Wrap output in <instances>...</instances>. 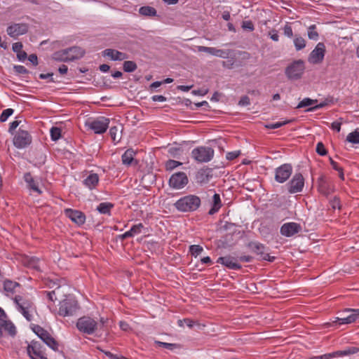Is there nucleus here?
Wrapping results in <instances>:
<instances>
[{
	"instance_id": "nucleus-41",
	"label": "nucleus",
	"mask_w": 359,
	"mask_h": 359,
	"mask_svg": "<svg viewBox=\"0 0 359 359\" xmlns=\"http://www.w3.org/2000/svg\"><path fill=\"white\" fill-rule=\"evenodd\" d=\"M61 129L58 127H52L50 130V138L53 141H57L61 137Z\"/></svg>"
},
{
	"instance_id": "nucleus-3",
	"label": "nucleus",
	"mask_w": 359,
	"mask_h": 359,
	"mask_svg": "<svg viewBox=\"0 0 359 359\" xmlns=\"http://www.w3.org/2000/svg\"><path fill=\"white\" fill-rule=\"evenodd\" d=\"M201 198L196 195L181 197L174 204L175 208L182 212L196 211L201 205Z\"/></svg>"
},
{
	"instance_id": "nucleus-56",
	"label": "nucleus",
	"mask_w": 359,
	"mask_h": 359,
	"mask_svg": "<svg viewBox=\"0 0 359 359\" xmlns=\"http://www.w3.org/2000/svg\"><path fill=\"white\" fill-rule=\"evenodd\" d=\"M13 69L15 72L19 74H25L28 73L27 69L22 65H15Z\"/></svg>"
},
{
	"instance_id": "nucleus-43",
	"label": "nucleus",
	"mask_w": 359,
	"mask_h": 359,
	"mask_svg": "<svg viewBox=\"0 0 359 359\" xmlns=\"http://www.w3.org/2000/svg\"><path fill=\"white\" fill-rule=\"evenodd\" d=\"M316 25H311L309 26L308 29V37L314 41H317L318 39V33L316 30Z\"/></svg>"
},
{
	"instance_id": "nucleus-31",
	"label": "nucleus",
	"mask_w": 359,
	"mask_h": 359,
	"mask_svg": "<svg viewBox=\"0 0 359 359\" xmlns=\"http://www.w3.org/2000/svg\"><path fill=\"white\" fill-rule=\"evenodd\" d=\"M24 264L31 269L36 271L40 270V259L36 257H26L24 259Z\"/></svg>"
},
{
	"instance_id": "nucleus-44",
	"label": "nucleus",
	"mask_w": 359,
	"mask_h": 359,
	"mask_svg": "<svg viewBox=\"0 0 359 359\" xmlns=\"http://www.w3.org/2000/svg\"><path fill=\"white\" fill-rule=\"evenodd\" d=\"M203 251V247L199 245H191L189 247L190 254L195 257L199 255Z\"/></svg>"
},
{
	"instance_id": "nucleus-60",
	"label": "nucleus",
	"mask_w": 359,
	"mask_h": 359,
	"mask_svg": "<svg viewBox=\"0 0 359 359\" xmlns=\"http://www.w3.org/2000/svg\"><path fill=\"white\" fill-rule=\"evenodd\" d=\"M250 104V98L248 96H243L239 100V104L246 106Z\"/></svg>"
},
{
	"instance_id": "nucleus-59",
	"label": "nucleus",
	"mask_w": 359,
	"mask_h": 359,
	"mask_svg": "<svg viewBox=\"0 0 359 359\" xmlns=\"http://www.w3.org/2000/svg\"><path fill=\"white\" fill-rule=\"evenodd\" d=\"M180 147H172L169 149V153L170 154V155H172V156H177V155L180 154Z\"/></svg>"
},
{
	"instance_id": "nucleus-12",
	"label": "nucleus",
	"mask_w": 359,
	"mask_h": 359,
	"mask_svg": "<svg viewBox=\"0 0 359 359\" xmlns=\"http://www.w3.org/2000/svg\"><path fill=\"white\" fill-rule=\"evenodd\" d=\"M292 173V166L290 163H284L275 170V180L278 183L286 182Z\"/></svg>"
},
{
	"instance_id": "nucleus-5",
	"label": "nucleus",
	"mask_w": 359,
	"mask_h": 359,
	"mask_svg": "<svg viewBox=\"0 0 359 359\" xmlns=\"http://www.w3.org/2000/svg\"><path fill=\"white\" fill-rule=\"evenodd\" d=\"M98 322L90 316H83L78 319L77 329L82 333L93 334L98 330Z\"/></svg>"
},
{
	"instance_id": "nucleus-18",
	"label": "nucleus",
	"mask_w": 359,
	"mask_h": 359,
	"mask_svg": "<svg viewBox=\"0 0 359 359\" xmlns=\"http://www.w3.org/2000/svg\"><path fill=\"white\" fill-rule=\"evenodd\" d=\"M4 332L6 335L10 336L13 338L15 337L17 334V329L11 320H0V339L3 337Z\"/></svg>"
},
{
	"instance_id": "nucleus-20",
	"label": "nucleus",
	"mask_w": 359,
	"mask_h": 359,
	"mask_svg": "<svg viewBox=\"0 0 359 359\" xmlns=\"http://www.w3.org/2000/svg\"><path fill=\"white\" fill-rule=\"evenodd\" d=\"M359 352V348L355 346L347 347L344 350L337 351L332 353H328L323 354L324 359H332L334 358H339L344 357L346 355H350L353 354H355Z\"/></svg>"
},
{
	"instance_id": "nucleus-1",
	"label": "nucleus",
	"mask_w": 359,
	"mask_h": 359,
	"mask_svg": "<svg viewBox=\"0 0 359 359\" xmlns=\"http://www.w3.org/2000/svg\"><path fill=\"white\" fill-rule=\"evenodd\" d=\"M52 313L62 317H70L76 315L80 306L78 302L70 296H67L59 302V308L48 306Z\"/></svg>"
},
{
	"instance_id": "nucleus-35",
	"label": "nucleus",
	"mask_w": 359,
	"mask_h": 359,
	"mask_svg": "<svg viewBox=\"0 0 359 359\" xmlns=\"http://www.w3.org/2000/svg\"><path fill=\"white\" fill-rule=\"evenodd\" d=\"M139 13L142 15L149 17L156 16L157 15L156 10L154 7L149 6L140 7L139 9Z\"/></svg>"
},
{
	"instance_id": "nucleus-48",
	"label": "nucleus",
	"mask_w": 359,
	"mask_h": 359,
	"mask_svg": "<svg viewBox=\"0 0 359 359\" xmlns=\"http://www.w3.org/2000/svg\"><path fill=\"white\" fill-rule=\"evenodd\" d=\"M14 112V110L11 108L4 109L0 115V121L5 122L9 116H11Z\"/></svg>"
},
{
	"instance_id": "nucleus-8",
	"label": "nucleus",
	"mask_w": 359,
	"mask_h": 359,
	"mask_svg": "<svg viewBox=\"0 0 359 359\" xmlns=\"http://www.w3.org/2000/svg\"><path fill=\"white\" fill-rule=\"evenodd\" d=\"M214 149L210 147H198L191 151L192 158L198 163H207L214 156Z\"/></svg>"
},
{
	"instance_id": "nucleus-27",
	"label": "nucleus",
	"mask_w": 359,
	"mask_h": 359,
	"mask_svg": "<svg viewBox=\"0 0 359 359\" xmlns=\"http://www.w3.org/2000/svg\"><path fill=\"white\" fill-rule=\"evenodd\" d=\"M212 170L210 168L201 169L196 174L197 182L201 184H207L212 178Z\"/></svg>"
},
{
	"instance_id": "nucleus-36",
	"label": "nucleus",
	"mask_w": 359,
	"mask_h": 359,
	"mask_svg": "<svg viewBox=\"0 0 359 359\" xmlns=\"http://www.w3.org/2000/svg\"><path fill=\"white\" fill-rule=\"evenodd\" d=\"M118 133L119 129L116 126H113L109 130L110 136L115 144L119 142L121 140V135Z\"/></svg>"
},
{
	"instance_id": "nucleus-39",
	"label": "nucleus",
	"mask_w": 359,
	"mask_h": 359,
	"mask_svg": "<svg viewBox=\"0 0 359 359\" xmlns=\"http://www.w3.org/2000/svg\"><path fill=\"white\" fill-rule=\"evenodd\" d=\"M43 293L46 295L47 299L50 302V303L48 304V306L51 305L53 307H56L55 306V302L57 299V298L56 297V292H55V290L44 291Z\"/></svg>"
},
{
	"instance_id": "nucleus-11",
	"label": "nucleus",
	"mask_w": 359,
	"mask_h": 359,
	"mask_svg": "<svg viewBox=\"0 0 359 359\" xmlns=\"http://www.w3.org/2000/svg\"><path fill=\"white\" fill-rule=\"evenodd\" d=\"M32 136L29 133L20 128L13 137V144L18 149H23L32 143Z\"/></svg>"
},
{
	"instance_id": "nucleus-21",
	"label": "nucleus",
	"mask_w": 359,
	"mask_h": 359,
	"mask_svg": "<svg viewBox=\"0 0 359 359\" xmlns=\"http://www.w3.org/2000/svg\"><path fill=\"white\" fill-rule=\"evenodd\" d=\"M249 245L253 252L260 257L261 259L271 262L274 261L275 257L270 256L269 253L265 252L266 248L263 244L255 242L250 243Z\"/></svg>"
},
{
	"instance_id": "nucleus-29",
	"label": "nucleus",
	"mask_w": 359,
	"mask_h": 359,
	"mask_svg": "<svg viewBox=\"0 0 359 359\" xmlns=\"http://www.w3.org/2000/svg\"><path fill=\"white\" fill-rule=\"evenodd\" d=\"M99 176L97 173L91 172L83 180V184L90 190L95 189L99 183Z\"/></svg>"
},
{
	"instance_id": "nucleus-46",
	"label": "nucleus",
	"mask_w": 359,
	"mask_h": 359,
	"mask_svg": "<svg viewBox=\"0 0 359 359\" xmlns=\"http://www.w3.org/2000/svg\"><path fill=\"white\" fill-rule=\"evenodd\" d=\"M144 228V225L142 223L133 225L129 230L131 233V236L133 237L142 233V230Z\"/></svg>"
},
{
	"instance_id": "nucleus-15",
	"label": "nucleus",
	"mask_w": 359,
	"mask_h": 359,
	"mask_svg": "<svg viewBox=\"0 0 359 359\" xmlns=\"http://www.w3.org/2000/svg\"><path fill=\"white\" fill-rule=\"evenodd\" d=\"M318 191L324 196H329L334 192L335 186L333 182L328 180L324 175H321L318 179Z\"/></svg>"
},
{
	"instance_id": "nucleus-37",
	"label": "nucleus",
	"mask_w": 359,
	"mask_h": 359,
	"mask_svg": "<svg viewBox=\"0 0 359 359\" xmlns=\"http://www.w3.org/2000/svg\"><path fill=\"white\" fill-rule=\"evenodd\" d=\"M294 46L297 50H301L306 47V41L302 36H295L294 40Z\"/></svg>"
},
{
	"instance_id": "nucleus-6",
	"label": "nucleus",
	"mask_w": 359,
	"mask_h": 359,
	"mask_svg": "<svg viewBox=\"0 0 359 359\" xmlns=\"http://www.w3.org/2000/svg\"><path fill=\"white\" fill-rule=\"evenodd\" d=\"M305 71V63L302 60H297L290 64L285 70L286 76L290 80L300 79Z\"/></svg>"
},
{
	"instance_id": "nucleus-30",
	"label": "nucleus",
	"mask_w": 359,
	"mask_h": 359,
	"mask_svg": "<svg viewBox=\"0 0 359 359\" xmlns=\"http://www.w3.org/2000/svg\"><path fill=\"white\" fill-rule=\"evenodd\" d=\"M24 180L28 185L29 189L32 191L36 192L39 194H41L42 191L39 188L37 183L34 181L33 177L31 173L27 172L24 175Z\"/></svg>"
},
{
	"instance_id": "nucleus-24",
	"label": "nucleus",
	"mask_w": 359,
	"mask_h": 359,
	"mask_svg": "<svg viewBox=\"0 0 359 359\" xmlns=\"http://www.w3.org/2000/svg\"><path fill=\"white\" fill-rule=\"evenodd\" d=\"M20 287V284L18 282L13 281L9 279H6L3 282V289L6 296L11 298L13 300V297L16 296V289Z\"/></svg>"
},
{
	"instance_id": "nucleus-51",
	"label": "nucleus",
	"mask_w": 359,
	"mask_h": 359,
	"mask_svg": "<svg viewBox=\"0 0 359 359\" xmlns=\"http://www.w3.org/2000/svg\"><path fill=\"white\" fill-rule=\"evenodd\" d=\"M241 27L244 30L252 32L255 29V25L251 20H244L242 22Z\"/></svg>"
},
{
	"instance_id": "nucleus-19",
	"label": "nucleus",
	"mask_w": 359,
	"mask_h": 359,
	"mask_svg": "<svg viewBox=\"0 0 359 359\" xmlns=\"http://www.w3.org/2000/svg\"><path fill=\"white\" fill-rule=\"evenodd\" d=\"M28 31V25L26 23H15L7 27V34L12 38L25 34Z\"/></svg>"
},
{
	"instance_id": "nucleus-4",
	"label": "nucleus",
	"mask_w": 359,
	"mask_h": 359,
	"mask_svg": "<svg viewBox=\"0 0 359 359\" xmlns=\"http://www.w3.org/2000/svg\"><path fill=\"white\" fill-rule=\"evenodd\" d=\"M85 51L80 47L74 46L54 54V59L62 61H73L81 58Z\"/></svg>"
},
{
	"instance_id": "nucleus-58",
	"label": "nucleus",
	"mask_w": 359,
	"mask_h": 359,
	"mask_svg": "<svg viewBox=\"0 0 359 359\" xmlns=\"http://www.w3.org/2000/svg\"><path fill=\"white\" fill-rule=\"evenodd\" d=\"M22 47H23V46L21 42H15V43H13L12 49L17 54L18 53H19L20 51H21L22 50Z\"/></svg>"
},
{
	"instance_id": "nucleus-52",
	"label": "nucleus",
	"mask_w": 359,
	"mask_h": 359,
	"mask_svg": "<svg viewBox=\"0 0 359 359\" xmlns=\"http://www.w3.org/2000/svg\"><path fill=\"white\" fill-rule=\"evenodd\" d=\"M285 36L288 38L293 36L292 28L289 22H287L283 28Z\"/></svg>"
},
{
	"instance_id": "nucleus-23",
	"label": "nucleus",
	"mask_w": 359,
	"mask_h": 359,
	"mask_svg": "<svg viewBox=\"0 0 359 359\" xmlns=\"http://www.w3.org/2000/svg\"><path fill=\"white\" fill-rule=\"evenodd\" d=\"M356 320L353 312H346L345 310L341 312V317H336L332 320V324L336 326L351 324Z\"/></svg>"
},
{
	"instance_id": "nucleus-25",
	"label": "nucleus",
	"mask_w": 359,
	"mask_h": 359,
	"mask_svg": "<svg viewBox=\"0 0 359 359\" xmlns=\"http://www.w3.org/2000/svg\"><path fill=\"white\" fill-rule=\"evenodd\" d=\"M198 52L208 53L212 55L217 56L221 58H227L229 55V50L217 49L213 47H206L203 46H198L196 47Z\"/></svg>"
},
{
	"instance_id": "nucleus-16",
	"label": "nucleus",
	"mask_w": 359,
	"mask_h": 359,
	"mask_svg": "<svg viewBox=\"0 0 359 359\" xmlns=\"http://www.w3.org/2000/svg\"><path fill=\"white\" fill-rule=\"evenodd\" d=\"M304 187V177L301 173H295L287 184L290 194H296L302 191Z\"/></svg>"
},
{
	"instance_id": "nucleus-33",
	"label": "nucleus",
	"mask_w": 359,
	"mask_h": 359,
	"mask_svg": "<svg viewBox=\"0 0 359 359\" xmlns=\"http://www.w3.org/2000/svg\"><path fill=\"white\" fill-rule=\"evenodd\" d=\"M222 207V201L220 196L218 194H215L212 197V207L209 210L210 215H213L219 211Z\"/></svg>"
},
{
	"instance_id": "nucleus-32",
	"label": "nucleus",
	"mask_w": 359,
	"mask_h": 359,
	"mask_svg": "<svg viewBox=\"0 0 359 359\" xmlns=\"http://www.w3.org/2000/svg\"><path fill=\"white\" fill-rule=\"evenodd\" d=\"M136 152L133 149H127L121 156L123 164L130 165L134 160Z\"/></svg>"
},
{
	"instance_id": "nucleus-38",
	"label": "nucleus",
	"mask_w": 359,
	"mask_h": 359,
	"mask_svg": "<svg viewBox=\"0 0 359 359\" xmlns=\"http://www.w3.org/2000/svg\"><path fill=\"white\" fill-rule=\"evenodd\" d=\"M346 140L352 144H359V131L355 130L350 133L346 137Z\"/></svg>"
},
{
	"instance_id": "nucleus-57",
	"label": "nucleus",
	"mask_w": 359,
	"mask_h": 359,
	"mask_svg": "<svg viewBox=\"0 0 359 359\" xmlns=\"http://www.w3.org/2000/svg\"><path fill=\"white\" fill-rule=\"evenodd\" d=\"M269 35L273 41H278L279 40L278 32L276 29H272L269 32Z\"/></svg>"
},
{
	"instance_id": "nucleus-2",
	"label": "nucleus",
	"mask_w": 359,
	"mask_h": 359,
	"mask_svg": "<svg viewBox=\"0 0 359 359\" xmlns=\"http://www.w3.org/2000/svg\"><path fill=\"white\" fill-rule=\"evenodd\" d=\"M13 302L15 308L23 317L29 322L33 320V313L36 311L34 303L27 298L21 295H16L13 297Z\"/></svg>"
},
{
	"instance_id": "nucleus-26",
	"label": "nucleus",
	"mask_w": 359,
	"mask_h": 359,
	"mask_svg": "<svg viewBox=\"0 0 359 359\" xmlns=\"http://www.w3.org/2000/svg\"><path fill=\"white\" fill-rule=\"evenodd\" d=\"M217 262L229 269L238 270L241 269V265L238 262V259L231 256L220 257L217 259Z\"/></svg>"
},
{
	"instance_id": "nucleus-63",
	"label": "nucleus",
	"mask_w": 359,
	"mask_h": 359,
	"mask_svg": "<svg viewBox=\"0 0 359 359\" xmlns=\"http://www.w3.org/2000/svg\"><path fill=\"white\" fill-rule=\"evenodd\" d=\"M330 164L334 170H335L337 172L341 171L343 168L337 163L336 161H333L332 159H330Z\"/></svg>"
},
{
	"instance_id": "nucleus-40",
	"label": "nucleus",
	"mask_w": 359,
	"mask_h": 359,
	"mask_svg": "<svg viewBox=\"0 0 359 359\" xmlns=\"http://www.w3.org/2000/svg\"><path fill=\"white\" fill-rule=\"evenodd\" d=\"M156 344L158 346L163 347V348L170 350V351H173L176 348H180V346L177 344L167 343V342H163V341H156Z\"/></svg>"
},
{
	"instance_id": "nucleus-49",
	"label": "nucleus",
	"mask_w": 359,
	"mask_h": 359,
	"mask_svg": "<svg viewBox=\"0 0 359 359\" xmlns=\"http://www.w3.org/2000/svg\"><path fill=\"white\" fill-rule=\"evenodd\" d=\"M184 323H185L189 328H191L196 324V322L191 318H184L182 320H178L177 321V325L180 327H184Z\"/></svg>"
},
{
	"instance_id": "nucleus-64",
	"label": "nucleus",
	"mask_w": 359,
	"mask_h": 359,
	"mask_svg": "<svg viewBox=\"0 0 359 359\" xmlns=\"http://www.w3.org/2000/svg\"><path fill=\"white\" fill-rule=\"evenodd\" d=\"M119 327L123 331H128L130 329L129 324L125 321H120Z\"/></svg>"
},
{
	"instance_id": "nucleus-54",
	"label": "nucleus",
	"mask_w": 359,
	"mask_h": 359,
	"mask_svg": "<svg viewBox=\"0 0 359 359\" xmlns=\"http://www.w3.org/2000/svg\"><path fill=\"white\" fill-rule=\"evenodd\" d=\"M330 205L332 209H340L341 208V203L340 200L338 197H334L330 201Z\"/></svg>"
},
{
	"instance_id": "nucleus-28",
	"label": "nucleus",
	"mask_w": 359,
	"mask_h": 359,
	"mask_svg": "<svg viewBox=\"0 0 359 359\" xmlns=\"http://www.w3.org/2000/svg\"><path fill=\"white\" fill-rule=\"evenodd\" d=\"M104 55L114 61H122L128 58L127 54L114 49H106Z\"/></svg>"
},
{
	"instance_id": "nucleus-62",
	"label": "nucleus",
	"mask_w": 359,
	"mask_h": 359,
	"mask_svg": "<svg viewBox=\"0 0 359 359\" xmlns=\"http://www.w3.org/2000/svg\"><path fill=\"white\" fill-rule=\"evenodd\" d=\"M252 260V257L250 255H243L238 257V261L242 262H250Z\"/></svg>"
},
{
	"instance_id": "nucleus-17",
	"label": "nucleus",
	"mask_w": 359,
	"mask_h": 359,
	"mask_svg": "<svg viewBox=\"0 0 359 359\" xmlns=\"http://www.w3.org/2000/svg\"><path fill=\"white\" fill-rule=\"evenodd\" d=\"M64 212L67 217L78 226L83 225L86 222V215L80 210L67 208Z\"/></svg>"
},
{
	"instance_id": "nucleus-7",
	"label": "nucleus",
	"mask_w": 359,
	"mask_h": 359,
	"mask_svg": "<svg viewBox=\"0 0 359 359\" xmlns=\"http://www.w3.org/2000/svg\"><path fill=\"white\" fill-rule=\"evenodd\" d=\"M32 330L51 349L59 350V343L47 330L37 325L33 327Z\"/></svg>"
},
{
	"instance_id": "nucleus-55",
	"label": "nucleus",
	"mask_w": 359,
	"mask_h": 359,
	"mask_svg": "<svg viewBox=\"0 0 359 359\" xmlns=\"http://www.w3.org/2000/svg\"><path fill=\"white\" fill-rule=\"evenodd\" d=\"M241 154V151H230V152H228L226 155V159L229 160V161H232V160H234L235 158H236L237 157H238Z\"/></svg>"
},
{
	"instance_id": "nucleus-10",
	"label": "nucleus",
	"mask_w": 359,
	"mask_h": 359,
	"mask_svg": "<svg viewBox=\"0 0 359 359\" xmlns=\"http://www.w3.org/2000/svg\"><path fill=\"white\" fill-rule=\"evenodd\" d=\"M325 46L323 43H318L315 48L310 53L308 57V62L312 65L320 64L325 57Z\"/></svg>"
},
{
	"instance_id": "nucleus-9",
	"label": "nucleus",
	"mask_w": 359,
	"mask_h": 359,
	"mask_svg": "<svg viewBox=\"0 0 359 359\" xmlns=\"http://www.w3.org/2000/svg\"><path fill=\"white\" fill-rule=\"evenodd\" d=\"M109 119L104 116H100L97 118L89 119L86 125L96 134L105 133L109 127Z\"/></svg>"
},
{
	"instance_id": "nucleus-22",
	"label": "nucleus",
	"mask_w": 359,
	"mask_h": 359,
	"mask_svg": "<svg viewBox=\"0 0 359 359\" xmlns=\"http://www.w3.org/2000/svg\"><path fill=\"white\" fill-rule=\"evenodd\" d=\"M302 230L299 224L295 222H287L280 227V233L286 237H291Z\"/></svg>"
},
{
	"instance_id": "nucleus-50",
	"label": "nucleus",
	"mask_w": 359,
	"mask_h": 359,
	"mask_svg": "<svg viewBox=\"0 0 359 359\" xmlns=\"http://www.w3.org/2000/svg\"><path fill=\"white\" fill-rule=\"evenodd\" d=\"M316 102H317L316 100H313L310 98H304L298 104L297 107L303 108L305 107L311 106L312 104H313Z\"/></svg>"
},
{
	"instance_id": "nucleus-14",
	"label": "nucleus",
	"mask_w": 359,
	"mask_h": 359,
	"mask_svg": "<svg viewBox=\"0 0 359 359\" xmlns=\"http://www.w3.org/2000/svg\"><path fill=\"white\" fill-rule=\"evenodd\" d=\"M189 182L187 175L184 172H177L171 175L169 180V185L175 189H180L184 187Z\"/></svg>"
},
{
	"instance_id": "nucleus-34",
	"label": "nucleus",
	"mask_w": 359,
	"mask_h": 359,
	"mask_svg": "<svg viewBox=\"0 0 359 359\" xmlns=\"http://www.w3.org/2000/svg\"><path fill=\"white\" fill-rule=\"evenodd\" d=\"M114 205L109 202L100 203L97 207V210L104 215H110L111 210L113 208Z\"/></svg>"
},
{
	"instance_id": "nucleus-42",
	"label": "nucleus",
	"mask_w": 359,
	"mask_h": 359,
	"mask_svg": "<svg viewBox=\"0 0 359 359\" xmlns=\"http://www.w3.org/2000/svg\"><path fill=\"white\" fill-rule=\"evenodd\" d=\"M182 163L180 161L175 160H168L165 162V170L168 171H171L178 166L181 165Z\"/></svg>"
},
{
	"instance_id": "nucleus-13",
	"label": "nucleus",
	"mask_w": 359,
	"mask_h": 359,
	"mask_svg": "<svg viewBox=\"0 0 359 359\" xmlns=\"http://www.w3.org/2000/svg\"><path fill=\"white\" fill-rule=\"evenodd\" d=\"M27 353L32 359H48L42 345L39 341H32L27 346Z\"/></svg>"
},
{
	"instance_id": "nucleus-61",
	"label": "nucleus",
	"mask_w": 359,
	"mask_h": 359,
	"mask_svg": "<svg viewBox=\"0 0 359 359\" xmlns=\"http://www.w3.org/2000/svg\"><path fill=\"white\" fill-rule=\"evenodd\" d=\"M341 122L334 121V122L332 123L331 128L332 130L337 131V133H339L341 130Z\"/></svg>"
},
{
	"instance_id": "nucleus-53",
	"label": "nucleus",
	"mask_w": 359,
	"mask_h": 359,
	"mask_svg": "<svg viewBox=\"0 0 359 359\" xmlns=\"http://www.w3.org/2000/svg\"><path fill=\"white\" fill-rule=\"evenodd\" d=\"M316 152L320 156H325L327 154V151L325 149L324 144L322 142H318L316 145Z\"/></svg>"
},
{
	"instance_id": "nucleus-47",
	"label": "nucleus",
	"mask_w": 359,
	"mask_h": 359,
	"mask_svg": "<svg viewBox=\"0 0 359 359\" xmlns=\"http://www.w3.org/2000/svg\"><path fill=\"white\" fill-rule=\"evenodd\" d=\"M290 122H291V121L288 120V121H278L276 123H269V124L266 125V128H269V129H276V128H280Z\"/></svg>"
},
{
	"instance_id": "nucleus-45",
	"label": "nucleus",
	"mask_w": 359,
	"mask_h": 359,
	"mask_svg": "<svg viewBox=\"0 0 359 359\" xmlns=\"http://www.w3.org/2000/svg\"><path fill=\"white\" fill-rule=\"evenodd\" d=\"M137 69V65L133 61H125L123 63V70L126 72H133Z\"/></svg>"
}]
</instances>
